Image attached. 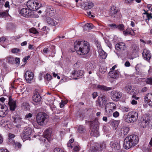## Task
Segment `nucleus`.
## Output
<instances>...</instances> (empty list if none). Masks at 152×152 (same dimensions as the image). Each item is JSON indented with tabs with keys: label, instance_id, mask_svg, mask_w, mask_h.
I'll return each mask as SVG.
<instances>
[{
	"label": "nucleus",
	"instance_id": "39",
	"mask_svg": "<svg viewBox=\"0 0 152 152\" xmlns=\"http://www.w3.org/2000/svg\"><path fill=\"white\" fill-rule=\"evenodd\" d=\"M7 121L4 119L0 121V124L1 126L3 127H5L7 125Z\"/></svg>",
	"mask_w": 152,
	"mask_h": 152
},
{
	"label": "nucleus",
	"instance_id": "33",
	"mask_svg": "<svg viewBox=\"0 0 152 152\" xmlns=\"http://www.w3.org/2000/svg\"><path fill=\"white\" fill-rule=\"evenodd\" d=\"M129 130V128L127 127H124L121 129V133L124 135H126L128 133Z\"/></svg>",
	"mask_w": 152,
	"mask_h": 152
},
{
	"label": "nucleus",
	"instance_id": "52",
	"mask_svg": "<svg viewBox=\"0 0 152 152\" xmlns=\"http://www.w3.org/2000/svg\"><path fill=\"white\" fill-rule=\"evenodd\" d=\"M54 152H64L63 150L60 148H56L54 150Z\"/></svg>",
	"mask_w": 152,
	"mask_h": 152
},
{
	"label": "nucleus",
	"instance_id": "26",
	"mask_svg": "<svg viewBox=\"0 0 152 152\" xmlns=\"http://www.w3.org/2000/svg\"><path fill=\"white\" fill-rule=\"evenodd\" d=\"M97 88L98 89L104 91H108L112 89L111 87H109L103 85H97Z\"/></svg>",
	"mask_w": 152,
	"mask_h": 152
},
{
	"label": "nucleus",
	"instance_id": "51",
	"mask_svg": "<svg viewBox=\"0 0 152 152\" xmlns=\"http://www.w3.org/2000/svg\"><path fill=\"white\" fill-rule=\"evenodd\" d=\"M145 81L147 83L150 84L152 85V78H150L147 79Z\"/></svg>",
	"mask_w": 152,
	"mask_h": 152
},
{
	"label": "nucleus",
	"instance_id": "6",
	"mask_svg": "<svg viewBox=\"0 0 152 152\" xmlns=\"http://www.w3.org/2000/svg\"><path fill=\"white\" fill-rule=\"evenodd\" d=\"M27 6L30 10H37L41 6V4L37 2L34 0H30L27 3Z\"/></svg>",
	"mask_w": 152,
	"mask_h": 152
},
{
	"label": "nucleus",
	"instance_id": "5",
	"mask_svg": "<svg viewBox=\"0 0 152 152\" xmlns=\"http://www.w3.org/2000/svg\"><path fill=\"white\" fill-rule=\"evenodd\" d=\"M48 116L45 113L42 112L39 113L37 115L36 121L40 126H43L46 124L48 121Z\"/></svg>",
	"mask_w": 152,
	"mask_h": 152
},
{
	"label": "nucleus",
	"instance_id": "63",
	"mask_svg": "<svg viewBox=\"0 0 152 152\" xmlns=\"http://www.w3.org/2000/svg\"><path fill=\"white\" fill-rule=\"evenodd\" d=\"M30 58L29 56H26L23 59V61L24 62H26L27 61L28 59V58Z\"/></svg>",
	"mask_w": 152,
	"mask_h": 152
},
{
	"label": "nucleus",
	"instance_id": "56",
	"mask_svg": "<svg viewBox=\"0 0 152 152\" xmlns=\"http://www.w3.org/2000/svg\"><path fill=\"white\" fill-rule=\"evenodd\" d=\"M66 103L65 101H61V102L60 103V107L61 108H62L65 104Z\"/></svg>",
	"mask_w": 152,
	"mask_h": 152
},
{
	"label": "nucleus",
	"instance_id": "37",
	"mask_svg": "<svg viewBox=\"0 0 152 152\" xmlns=\"http://www.w3.org/2000/svg\"><path fill=\"white\" fill-rule=\"evenodd\" d=\"M8 15V11L7 10L6 11L0 12V18L6 17Z\"/></svg>",
	"mask_w": 152,
	"mask_h": 152
},
{
	"label": "nucleus",
	"instance_id": "12",
	"mask_svg": "<svg viewBox=\"0 0 152 152\" xmlns=\"http://www.w3.org/2000/svg\"><path fill=\"white\" fill-rule=\"evenodd\" d=\"M8 104L10 110L14 111L17 107L16 101L13 100L11 96H10L9 97Z\"/></svg>",
	"mask_w": 152,
	"mask_h": 152
},
{
	"label": "nucleus",
	"instance_id": "58",
	"mask_svg": "<svg viewBox=\"0 0 152 152\" xmlns=\"http://www.w3.org/2000/svg\"><path fill=\"white\" fill-rule=\"evenodd\" d=\"M43 52L44 53L47 54L49 52V50L48 48H45L43 50Z\"/></svg>",
	"mask_w": 152,
	"mask_h": 152
},
{
	"label": "nucleus",
	"instance_id": "4",
	"mask_svg": "<svg viewBox=\"0 0 152 152\" xmlns=\"http://www.w3.org/2000/svg\"><path fill=\"white\" fill-rule=\"evenodd\" d=\"M99 123L97 119H95L94 120L91 121V136L97 137L99 134L98 131Z\"/></svg>",
	"mask_w": 152,
	"mask_h": 152
},
{
	"label": "nucleus",
	"instance_id": "2",
	"mask_svg": "<svg viewBox=\"0 0 152 152\" xmlns=\"http://www.w3.org/2000/svg\"><path fill=\"white\" fill-rule=\"evenodd\" d=\"M138 138L137 135H131L125 138L123 143V147L128 149L137 145L138 142Z\"/></svg>",
	"mask_w": 152,
	"mask_h": 152
},
{
	"label": "nucleus",
	"instance_id": "16",
	"mask_svg": "<svg viewBox=\"0 0 152 152\" xmlns=\"http://www.w3.org/2000/svg\"><path fill=\"white\" fill-rule=\"evenodd\" d=\"M20 13L23 16L26 17H29L32 15L31 10L26 8L22 9L20 10Z\"/></svg>",
	"mask_w": 152,
	"mask_h": 152
},
{
	"label": "nucleus",
	"instance_id": "25",
	"mask_svg": "<svg viewBox=\"0 0 152 152\" xmlns=\"http://www.w3.org/2000/svg\"><path fill=\"white\" fill-rule=\"evenodd\" d=\"M123 33L125 35H127L130 34L131 35H134L135 33L134 31L131 28H128L126 31H123Z\"/></svg>",
	"mask_w": 152,
	"mask_h": 152
},
{
	"label": "nucleus",
	"instance_id": "34",
	"mask_svg": "<svg viewBox=\"0 0 152 152\" xmlns=\"http://www.w3.org/2000/svg\"><path fill=\"white\" fill-rule=\"evenodd\" d=\"M125 89L127 93L131 94L133 92L132 87L131 86H128L125 87Z\"/></svg>",
	"mask_w": 152,
	"mask_h": 152
},
{
	"label": "nucleus",
	"instance_id": "50",
	"mask_svg": "<svg viewBox=\"0 0 152 152\" xmlns=\"http://www.w3.org/2000/svg\"><path fill=\"white\" fill-rule=\"evenodd\" d=\"M33 116V115L32 114L29 113L28 114H26L25 116V119H28V120H29V118H31Z\"/></svg>",
	"mask_w": 152,
	"mask_h": 152
},
{
	"label": "nucleus",
	"instance_id": "28",
	"mask_svg": "<svg viewBox=\"0 0 152 152\" xmlns=\"http://www.w3.org/2000/svg\"><path fill=\"white\" fill-rule=\"evenodd\" d=\"M145 102L148 103L151 99H152V94L151 93H148L146 94L144 97Z\"/></svg>",
	"mask_w": 152,
	"mask_h": 152
},
{
	"label": "nucleus",
	"instance_id": "19",
	"mask_svg": "<svg viewBox=\"0 0 152 152\" xmlns=\"http://www.w3.org/2000/svg\"><path fill=\"white\" fill-rule=\"evenodd\" d=\"M115 48L116 50L122 51L125 50L126 47L124 43L121 42L116 44Z\"/></svg>",
	"mask_w": 152,
	"mask_h": 152
},
{
	"label": "nucleus",
	"instance_id": "40",
	"mask_svg": "<svg viewBox=\"0 0 152 152\" xmlns=\"http://www.w3.org/2000/svg\"><path fill=\"white\" fill-rule=\"evenodd\" d=\"M12 118L13 119V122L14 123H17L19 121H21V119L18 118H17L15 116H12Z\"/></svg>",
	"mask_w": 152,
	"mask_h": 152
},
{
	"label": "nucleus",
	"instance_id": "46",
	"mask_svg": "<svg viewBox=\"0 0 152 152\" xmlns=\"http://www.w3.org/2000/svg\"><path fill=\"white\" fill-rule=\"evenodd\" d=\"M52 76L48 74H47L45 77V79L48 81L50 80L51 79Z\"/></svg>",
	"mask_w": 152,
	"mask_h": 152
},
{
	"label": "nucleus",
	"instance_id": "24",
	"mask_svg": "<svg viewBox=\"0 0 152 152\" xmlns=\"http://www.w3.org/2000/svg\"><path fill=\"white\" fill-rule=\"evenodd\" d=\"M83 72L81 70H79L78 71L74 70L72 72V74L74 77H75V79L76 80L77 79L76 77L82 75Z\"/></svg>",
	"mask_w": 152,
	"mask_h": 152
},
{
	"label": "nucleus",
	"instance_id": "36",
	"mask_svg": "<svg viewBox=\"0 0 152 152\" xmlns=\"http://www.w3.org/2000/svg\"><path fill=\"white\" fill-rule=\"evenodd\" d=\"M6 58L8 62L10 64H13L14 62V58L11 56H9L7 57Z\"/></svg>",
	"mask_w": 152,
	"mask_h": 152
},
{
	"label": "nucleus",
	"instance_id": "54",
	"mask_svg": "<svg viewBox=\"0 0 152 152\" xmlns=\"http://www.w3.org/2000/svg\"><path fill=\"white\" fill-rule=\"evenodd\" d=\"M119 115V113L117 111L114 112L113 114V115L114 117L116 118L118 117Z\"/></svg>",
	"mask_w": 152,
	"mask_h": 152
},
{
	"label": "nucleus",
	"instance_id": "59",
	"mask_svg": "<svg viewBox=\"0 0 152 152\" xmlns=\"http://www.w3.org/2000/svg\"><path fill=\"white\" fill-rule=\"evenodd\" d=\"M8 137L9 139H11L14 138L15 137V135L13 134L10 133L9 134Z\"/></svg>",
	"mask_w": 152,
	"mask_h": 152
},
{
	"label": "nucleus",
	"instance_id": "48",
	"mask_svg": "<svg viewBox=\"0 0 152 152\" xmlns=\"http://www.w3.org/2000/svg\"><path fill=\"white\" fill-rule=\"evenodd\" d=\"M108 26L110 27L112 29H114L117 28V25L114 23L109 24Z\"/></svg>",
	"mask_w": 152,
	"mask_h": 152
},
{
	"label": "nucleus",
	"instance_id": "45",
	"mask_svg": "<svg viewBox=\"0 0 152 152\" xmlns=\"http://www.w3.org/2000/svg\"><path fill=\"white\" fill-rule=\"evenodd\" d=\"M99 145H100V149H103L106 147V144L105 142H103Z\"/></svg>",
	"mask_w": 152,
	"mask_h": 152
},
{
	"label": "nucleus",
	"instance_id": "41",
	"mask_svg": "<svg viewBox=\"0 0 152 152\" xmlns=\"http://www.w3.org/2000/svg\"><path fill=\"white\" fill-rule=\"evenodd\" d=\"M29 31L30 33L34 34H37L38 33V32L34 28H32L29 30Z\"/></svg>",
	"mask_w": 152,
	"mask_h": 152
},
{
	"label": "nucleus",
	"instance_id": "3",
	"mask_svg": "<svg viewBox=\"0 0 152 152\" xmlns=\"http://www.w3.org/2000/svg\"><path fill=\"white\" fill-rule=\"evenodd\" d=\"M138 114L135 111L129 112L124 115V119L125 121L129 123H133L137 120Z\"/></svg>",
	"mask_w": 152,
	"mask_h": 152
},
{
	"label": "nucleus",
	"instance_id": "43",
	"mask_svg": "<svg viewBox=\"0 0 152 152\" xmlns=\"http://www.w3.org/2000/svg\"><path fill=\"white\" fill-rule=\"evenodd\" d=\"M20 49L17 48H14L11 50V52L12 53H16L20 52Z\"/></svg>",
	"mask_w": 152,
	"mask_h": 152
},
{
	"label": "nucleus",
	"instance_id": "23",
	"mask_svg": "<svg viewBox=\"0 0 152 152\" xmlns=\"http://www.w3.org/2000/svg\"><path fill=\"white\" fill-rule=\"evenodd\" d=\"M46 21L48 24L51 26H56L58 23L55 20L49 17L46 18Z\"/></svg>",
	"mask_w": 152,
	"mask_h": 152
},
{
	"label": "nucleus",
	"instance_id": "8",
	"mask_svg": "<svg viewBox=\"0 0 152 152\" xmlns=\"http://www.w3.org/2000/svg\"><path fill=\"white\" fill-rule=\"evenodd\" d=\"M32 129L29 127H25L23 132L21 134V137L22 139L28 140L30 138V136L31 134Z\"/></svg>",
	"mask_w": 152,
	"mask_h": 152
},
{
	"label": "nucleus",
	"instance_id": "38",
	"mask_svg": "<svg viewBox=\"0 0 152 152\" xmlns=\"http://www.w3.org/2000/svg\"><path fill=\"white\" fill-rule=\"evenodd\" d=\"M56 10H54V8H53L50 12H49L48 13H47V14L46 15V16L49 15L50 16H53L55 15L56 14Z\"/></svg>",
	"mask_w": 152,
	"mask_h": 152
},
{
	"label": "nucleus",
	"instance_id": "60",
	"mask_svg": "<svg viewBox=\"0 0 152 152\" xmlns=\"http://www.w3.org/2000/svg\"><path fill=\"white\" fill-rule=\"evenodd\" d=\"M15 145L16 147L20 148H21L22 146L21 144L19 142H16L15 143Z\"/></svg>",
	"mask_w": 152,
	"mask_h": 152
},
{
	"label": "nucleus",
	"instance_id": "14",
	"mask_svg": "<svg viewBox=\"0 0 152 152\" xmlns=\"http://www.w3.org/2000/svg\"><path fill=\"white\" fill-rule=\"evenodd\" d=\"M34 75V74L32 72L29 71H26L24 75L26 81L28 83H31L33 79Z\"/></svg>",
	"mask_w": 152,
	"mask_h": 152
},
{
	"label": "nucleus",
	"instance_id": "44",
	"mask_svg": "<svg viewBox=\"0 0 152 152\" xmlns=\"http://www.w3.org/2000/svg\"><path fill=\"white\" fill-rule=\"evenodd\" d=\"M53 8L50 6H47V7L46 10L45 11L46 12V15L47 14V13H48L50 12L51 10L53 9Z\"/></svg>",
	"mask_w": 152,
	"mask_h": 152
},
{
	"label": "nucleus",
	"instance_id": "1",
	"mask_svg": "<svg viewBox=\"0 0 152 152\" xmlns=\"http://www.w3.org/2000/svg\"><path fill=\"white\" fill-rule=\"evenodd\" d=\"M74 47L78 54L81 55L87 54L90 50V45L87 41H76L74 43Z\"/></svg>",
	"mask_w": 152,
	"mask_h": 152
},
{
	"label": "nucleus",
	"instance_id": "21",
	"mask_svg": "<svg viewBox=\"0 0 152 152\" xmlns=\"http://www.w3.org/2000/svg\"><path fill=\"white\" fill-rule=\"evenodd\" d=\"M84 6H82L81 8L85 10L91 9L94 6V4L91 1L86 2Z\"/></svg>",
	"mask_w": 152,
	"mask_h": 152
},
{
	"label": "nucleus",
	"instance_id": "57",
	"mask_svg": "<svg viewBox=\"0 0 152 152\" xmlns=\"http://www.w3.org/2000/svg\"><path fill=\"white\" fill-rule=\"evenodd\" d=\"M96 45L98 48V50L100 49H102L101 44L99 42H96Z\"/></svg>",
	"mask_w": 152,
	"mask_h": 152
},
{
	"label": "nucleus",
	"instance_id": "55",
	"mask_svg": "<svg viewBox=\"0 0 152 152\" xmlns=\"http://www.w3.org/2000/svg\"><path fill=\"white\" fill-rule=\"evenodd\" d=\"M131 104L133 105H136L137 104V102L135 99H132L131 102Z\"/></svg>",
	"mask_w": 152,
	"mask_h": 152
},
{
	"label": "nucleus",
	"instance_id": "11",
	"mask_svg": "<svg viewBox=\"0 0 152 152\" xmlns=\"http://www.w3.org/2000/svg\"><path fill=\"white\" fill-rule=\"evenodd\" d=\"M8 107L5 104H0V116L4 117L8 113Z\"/></svg>",
	"mask_w": 152,
	"mask_h": 152
},
{
	"label": "nucleus",
	"instance_id": "13",
	"mask_svg": "<svg viewBox=\"0 0 152 152\" xmlns=\"http://www.w3.org/2000/svg\"><path fill=\"white\" fill-rule=\"evenodd\" d=\"M107 97L105 95H101L99 97L98 99V102L99 106L102 107L105 105L106 102Z\"/></svg>",
	"mask_w": 152,
	"mask_h": 152
},
{
	"label": "nucleus",
	"instance_id": "15",
	"mask_svg": "<svg viewBox=\"0 0 152 152\" xmlns=\"http://www.w3.org/2000/svg\"><path fill=\"white\" fill-rule=\"evenodd\" d=\"M52 129H48L44 132L43 135L44 138L46 139L49 142L51 140L52 134Z\"/></svg>",
	"mask_w": 152,
	"mask_h": 152
},
{
	"label": "nucleus",
	"instance_id": "18",
	"mask_svg": "<svg viewBox=\"0 0 152 152\" xmlns=\"http://www.w3.org/2000/svg\"><path fill=\"white\" fill-rule=\"evenodd\" d=\"M142 55L144 59L147 61H149L151 57L150 51L147 49L143 50Z\"/></svg>",
	"mask_w": 152,
	"mask_h": 152
},
{
	"label": "nucleus",
	"instance_id": "30",
	"mask_svg": "<svg viewBox=\"0 0 152 152\" xmlns=\"http://www.w3.org/2000/svg\"><path fill=\"white\" fill-rule=\"evenodd\" d=\"M98 52L101 58L102 59H105L106 58L107 54L102 49H100L98 50Z\"/></svg>",
	"mask_w": 152,
	"mask_h": 152
},
{
	"label": "nucleus",
	"instance_id": "64",
	"mask_svg": "<svg viewBox=\"0 0 152 152\" xmlns=\"http://www.w3.org/2000/svg\"><path fill=\"white\" fill-rule=\"evenodd\" d=\"M79 148L78 146H75L73 149L74 151L75 152H77L79 151Z\"/></svg>",
	"mask_w": 152,
	"mask_h": 152
},
{
	"label": "nucleus",
	"instance_id": "53",
	"mask_svg": "<svg viewBox=\"0 0 152 152\" xmlns=\"http://www.w3.org/2000/svg\"><path fill=\"white\" fill-rule=\"evenodd\" d=\"M15 64L19 65L20 63V59L19 58L16 57L15 58Z\"/></svg>",
	"mask_w": 152,
	"mask_h": 152
},
{
	"label": "nucleus",
	"instance_id": "9",
	"mask_svg": "<svg viewBox=\"0 0 152 152\" xmlns=\"http://www.w3.org/2000/svg\"><path fill=\"white\" fill-rule=\"evenodd\" d=\"M116 108V104L113 102L107 103L105 107V110L107 113H112Z\"/></svg>",
	"mask_w": 152,
	"mask_h": 152
},
{
	"label": "nucleus",
	"instance_id": "49",
	"mask_svg": "<svg viewBox=\"0 0 152 152\" xmlns=\"http://www.w3.org/2000/svg\"><path fill=\"white\" fill-rule=\"evenodd\" d=\"M145 13H144V14H146L147 15V17L148 19L149 20L150 19H152V15H151V14L148 13L147 12L145 11Z\"/></svg>",
	"mask_w": 152,
	"mask_h": 152
},
{
	"label": "nucleus",
	"instance_id": "7",
	"mask_svg": "<svg viewBox=\"0 0 152 152\" xmlns=\"http://www.w3.org/2000/svg\"><path fill=\"white\" fill-rule=\"evenodd\" d=\"M109 13L112 18H118L120 17V10L118 8L114 6H112L110 8Z\"/></svg>",
	"mask_w": 152,
	"mask_h": 152
},
{
	"label": "nucleus",
	"instance_id": "17",
	"mask_svg": "<svg viewBox=\"0 0 152 152\" xmlns=\"http://www.w3.org/2000/svg\"><path fill=\"white\" fill-rule=\"evenodd\" d=\"M96 68V64L93 61H89L86 64V69L87 70L94 71Z\"/></svg>",
	"mask_w": 152,
	"mask_h": 152
},
{
	"label": "nucleus",
	"instance_id": "61",
	"mask_svg": "<svg viewBox=\"0 0 152 152\" xmlns=\"http://www.w3.org/2000/svg\"><path fill=\"white\" fill-rule=\"evenodd\" d=\"M92 95L93 99L95 98L98 95V94L97 92H94L92 94Z\"/></svg>",
	"mask_w": 152,
	"mask_h": 152
},
{
	"label": "nucleus",
	"instance_id": "31",
	"mask_svg": "<svg viewBox=\"0 0 152 152\" xmlns=\"http://www.w3.org/2000/svg\"><path fill=\"white\" fill-rule=\"evenodd\" d=\"M91 147L93 152L100 150V145L99 144L97 143H94L91 146Z\"/></svg>",
	"mask_w": 152,
	"mask_h": 152
},
{
	"label": "nucleus",
	"instance_id": "27",
	"mask_svg": "<svg viewBox=\"0 0 152 152\" xmlns=\"http://www.w3.org/2000/svg\"><path fill=\"white\" fill-rule=\"evenodd\" d=\"M111 148L114 151L119 150L120 148V146L119 143L117 142H113V143L111 142Z\"/></svg>",
	"mask_w": 152,
	"mask_h": 152
},
{
	"label": "nucleus",
	"instance_id": "22",
	"mask_svg": "<svg viewBox=\"0 0 152 152\" xmlns=\"http://www.w3.org/2000/svg\"><path fill=\"white\" fill-rule=\"evenodd\" d=\"M32 99L33 101L36 102H40L41 99V96H40L39 93L36 92L32 96Z\"/></svg>",
	"mask_w": 152,
	"mask_h": 152
},
{
	"label": "nucleus",
	"instance_id": "47",
	"mask_svg": "<svg viewBox=\"0 0 152 152\" xmlns=\"http://www.w3.org/2000/svg\"><path fill=\"white\" fill-rule=\"evenodd\" d=\"M124 26L123 24H121L118 25H117V28L120 30H123L124 29Z\"/></svg>",
	"mask_w": 152,
	"mask_h": 152
},
{
	"label": "nucleus",
	"instance_id": "62",
	"mask_svg": "<svg viewBox=\"0 0 152 152\" xmlns=\"http://www.w3.org/2000/svg\"><path fill=\"white\" fill-rule=\"evenodd\" d=\"M132 98L134 99H135L136 101L140 99L139 97H137L136 95H134L132 96Z\"/></svg>",
	"mask_w": 152,
	"mask_h": 152
},
{
	"label": "nucleus",
	"instance_id": "32",
	"mask_svg": "<svg viewBox=\"0 0 152 152\" xmlns=\"http://www.w3.org/2000/svg\"><path fill=\"white\" fill-rule=\"evenodd\" d=\"M148 116V115H146L143 116L142 123H145V125L148 124L150 122V120Z\"/></svg>",
	"mask_w": 152,
	"mask_h": 152
},
{
	"label": "nucleus",
	"instance_id": "20",
	"mask_svg": "<svg viewBox=\"0 0 152 152\" xmlns=\"http://www.w3.org/2000/svg\"><path fill=\"white\" fill-rule=\"evenodd\" d=\"M120 72L118 70L114 71H111L109 72L110 77L113 78H116L119 76Z\"/></svg>",
	"mask_w": 152,
	"mask_h": 152
},
{
	"label": "nucleus",
	"instance_id": "29",
	"mask_svg": "<svg viewBox=\"0 0 152 152\" xmlns=\"http://www.w3.org/2000/svg\"><path fill=\"white\" fill-rule=\"evenodd\" d=\"M119 123V121H118L114 119L111 120L110 121V125L113 126V129H115L117 128Z\"/></svg>",
	"mask_w": 152,
	"mask_h": 152
},
{
	"label": "nucleus",
	"instance_id": "42",
	"mask_svg": "<svg viewBox=\"0 0 152 152\" xmlns=\"http://www.w3.org/2000/svg\"><path fill=\"white\" fill-rule=\"evenodd\" d=\"M85 28L86 27L88 29H91L93 28L94 26L91 23H87L85 25Z\"/></svg>",
	"mask_w": 152,
	"mask_h": 152
},
{
	"label": "nucleus",
	"instance_id": "10",
	"mask_svg": "<svg viewBox=\"0 0 152 152\" xmlns=\"http://www.w3.org/2000/svg\"><path fill=\"white\" fill-rule=\"evenodd\" d=\"M111 98L114 101H117L122 96V94L118 91H113L111 92Z\"/></svg>",
	"mask_w": 152,
	"mask_h": 152
},
{
	"label": "nucleus",
	"instance_id": "35",
	"mask_svg": "<svg viewBox=\"0 0 152 152\" xmlns=\"http://www.w3.org/2000/svg\"><path fill=\"white\" fill-rule=\"evenodd\" d=\"M78 131L81 134L85 133L86 132L85 128L83 125H80L78 129Z\"/></svg>",
	"mask_w": 152,
	"mask_h": 152
}]
</instances>
